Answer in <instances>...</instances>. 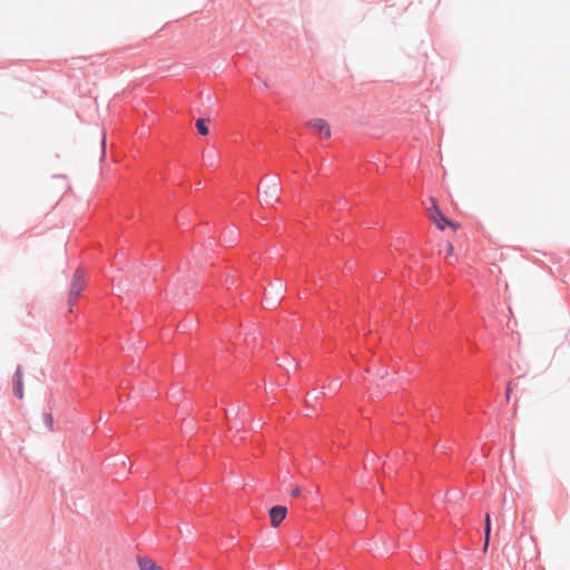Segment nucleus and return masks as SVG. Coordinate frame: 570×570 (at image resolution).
Returning <instances> with one entry per match:
<instances>
[{"instance_id":"obj_1","label":"nucleus","mask_w":570,"mask_h":570,"mask_svg":"<svg viewBox=\"0 0 570 570\" xmlns=\"http://www.w3.org/2000/svg\"><path fill=\"white\" fill-rule=\"evenodd\" d=\"M86 286L85 274L81 271H77L72 277L70 293H69V304H75L76 299L83 291Z\"/></svg>"},{"instance_id":"obj_2","label":"nucleus","mask_w":570,"mask_h":570,"mask_svg":"<svg viewBox=\"0 0 570 570\" xmlns=\"http://www.w3.org/2000/svg\"><path fill=\"white\" fill-rule=\"evenodd\" d=\"M306 126L322 138L328 139L331 137V127L325 119H311L309 121L306 122Z\"/></svg>"},{"instance_id":"obj_3","label":"nucleus","mask_w":570,"mask_h":570,"mask_svg":"<svg viewBox=\"0 0 570 570\" xmlns=\"http://www.w3.org/2000/svg\"><path fill=\"white\" fill-rule=\"evenodd\" d=\"M286 514H287V509L284 505H275V507L271 508L268 511L271 525L273 528L278 527L286 518Z\"/></svg>"},{"instance_id":"obj_4","label":"nucleus","mask_w":570,"mask_h":570,"mask_svg":"<svg viewBox=\"0 0 570 570\" xmlns=\"http://www.w3.org/2000/svg\"><path fill=\"white\" fill-rule=\"evenodd\" d=\"M432 207L429 209L430 218L440 228L444 229V219H448L439 209L435 198H431Z\"/></svg>"},{"instance_id":"obj_5","label":"nucleus","mask_w":570,"mask_h":570,"mask_svg":"<svg viewBox=\"0 0 570 570\" xmlns=\"http://www.w3.org/2000/svg\"><path fill=\"white\" fill-rule=\"evenodd\" d=\"M279 190H281L279 185L276 181L269 183L263 191L265 200L267 202L268 199H273L275 202H278L279 200V198H278Z\"/></svg>"},{"instance_id":"obj_6","label":"nucleus","mask_w":570,"mask_h":570,"mask_svg":"<svg viewBox=\"0 0 570 570\" xmlns=\"http://www.w3.org/2000/svg\"><path fill=\"white\" fill-rule=\"evenodd\" d=\"M138 566L140 570H164L154 560L148 558H139Z\"/></svg>"},{"instance_id":"obj_7","label":"nucleus","mask_w":570,"mask_h":570,"mask_svg":"<svg viewBox=\"0 0 570 570\" xmlns=\"http://www.w3.org/2000/svg\"><path fill=\"white\" fill-rule=\"evenodd\" d=\"M14 393L19 399L23 397L22 373L20 367L17 368L14 374Z\"/></svg>"},{"instance_id":"obj_8","label":"nucleus","mask_w":570,"mask_h":570,"mask_svg":"<svg viewBox=\"0 0 570 570\" xmlns=\"http://www.w3.org/2000/svg\"><path fill=\"white\" fill-rule=\"evenodd\" d=\"M484 532H485V540H484L483 549L485 551L488 549V546H489L490 532H491V519H490V514L489 513L485 514Z\"/></svg>"},{"instance_id":"obj_9","label":"nucleus","mask_w":570,"mask_h":570,"mask_svg":"<svg viewBox=\"0 0 570 570\" xmlns=\"http://www.w3.org/2000/svg\"><path fill=\"white\" fill-rule=\"evenodd\" d=\"M196 127H197V130L200 135H207L208 134V127L205 125V119L203 118H199L197 121H196Z\"/></svg>"},{"instance_id":"obj_10","label":"nucleus","mask_w":570,"mask_h":570,"mask_svg":"<svg viewBox=\"0 0 570 570\" xmlns=\"http://www.w3.org/2000/svg\"><path fill=\"white\" fill-rule=\"evenodd\" d=\"M299 494H301V489H299V487H297V485H296V487H294V488L292 489V491H291V495H292V497H298Z\"/></svg>"},{"instance_id":"obj_11","label":"nucleus","mask_w":570,"mask_h":570,"mask_svg":"<svg viewBox=\"0 0 570 570\" xmlns=\"http://www.w3.org/2000/svg\"><path fill=\"white\" fill-rule=\"evenodd\" d=\"M445 226H451L453 228H458L459 227V225L456 223H454L452 220H449V219H444V227Z\"/></svg>"},{"instance_id":"obj_12","label":"nucleus","mask_w":570,"mask_h":570,"mask_svg":"<svg viewBox=\"0 0 570 570\" xmlns=\"http://www.w3.org/2000/svg\"><path fill=\"white\" fill-rule=\"evenodd\" d=\"M453 253H454V247H453V245H452L451 243H448V244H446V254H448V255H453Z\"/></svg>"},{"instance_id":"obj_13","label":"nucleus","mask_w":570,"mask_h":570,"mask_svg":"<svg viewBox=\"0 0 570 570\" xmlns=\"http://www.w3.org/2000/svg\"><path fill=\"white\" fill-rule=\"evenodd\" d=\"M511 389H512V383L510 382L507 386V392H505V397L507 400L510 399V395H511Z\"/></svg>"},{"instance_id":"obj_14","label":"nucleus","mask_w":570,"mask_h":570,"mask_svg":"<svg viewBox=\"0 0 570 570\" xmlns=\"http://www.w3.org/2000/svg\"><path fill=\"white\" fill-rule=\"evenodd\" d=\"M46 420L49 424H52V416L51 415H46Z\"/></svg>"}]
</instances>
